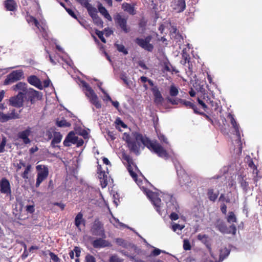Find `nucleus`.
I'll list each match as a JSON object with an SVG mask.
<instances>
[{"label": "nucleus", "mask_w": 262, "mask_h": 262, "mask_svg": "<svg viewBox=\"0 0 262 262\" xmlns=\"http://www.w3.org/2000/svg\"><path fill=\"white\" fill-rule=\"evenodd\" d=\"M125 159L128 162L127 169L130 175L151 202L157 211L160 212L161 198H162L167 204L169 209L172 211L169 216L170 219L172 221L177 220L179 219L178 213L180 212V208L175 199L171 195L167 193L161 191L160 192H152L148 190L147 188V186L149 185L148 182L146 180H142L141 178L138 177L137 173L139 172V170L137 166L132 162L128 157H126Z\"/></svg>", "instance_id": "obj_1"}, {"label": "nucleus", "mask_w": 262, "mask_h": 262, "mask_svg": "<svg viewBox=\"0 0 262 262\" xmlns=\"http://www.w3.org/2000/svg\"><path fill=\"white\" fill-rule=\"evenodd\" d=\"M122 139L127 143L130 149L136 154H139L138 147L142 144L161 158L167 159L169 157L168 153L159 143L150 141L137 132L132 133L131 135L124 133Z\"/></svg>", "instance_id": "obj_2"}, {"label": "nucleus", "mask_w": 262, "mask_h": 262, "mask_svg": "<svg viewBox=\"0 0 262 262\" xmlns=\"http://www.w3.org/2000/svg\"><path fill=\"white\" fill-rule=\"evenodd\" d=\"M79 85L82 88L85 96L89 100V101L94 105L97 108L101 107V104L98 100L97 95L92 88L84 81H80Z\"/></svg>", "instance_id": "obj_3"}, {"label": "nucleus", "mask_w": 262, "mask_h": 262, "mask_svg": "<svg viewBox=\"0 0 262 262\" xmlns=\"http://www.w3.org/2000/svg\"><path fill=\"white\" fill-rule=\"evenodd\" d=\"M26 19L27 21L30 25H34L39 29L40 32L42 33V37L45 39H48V27L45 20H40V23H39L36 18L32 16H27Z\"/></svg>", "instance_id": "obj_4"}, {"label": "nucleus", "mask_w": 262, "mask_h": 262, "mask_svg": "<svg viewBox=\"0 0 262 262\" xmlns=\"http://www.w3.org/2000/svg\"><path fill=\"white\" fill-rule=\"evenodd\" d=\"M176 168L180 186L184 189L188 188V185L190 182L189 176L185 172L181 166L176 165Z\"/></svg>", "instance_id": "obj_5"}, {"label": "nucleus", "mask_w": 262, "mask_h": 262, "mask_svg": "<svg viewBox=\"0 0 262 262\" xmlns=\"http://www.w3.org/2000/svg\"><path fill=\"white\" fill-rule=\"evenodd\" d=\"M227 118L229 120L230 123L231 124L234 130L235 134L237 138V144L238 146V151H237V154H240L242 152V149L240 141V133L239 124L237 123L233 115L229 113L227 116Z\"/></svg>", "instance_id": "obj_6"}, {"label": "nucleus", "mask_w": 262, "mask_h": 262, "mask_svg": "<svg viewBox=\"0 0 262 262\" xmlns=\"http://www.w3.org/2000/svg\"><path fill=\"white\" fill-rule=\"evenodd\" d=\"M36 168L38 171L36 182V186L37 187L48 177L49 170L46 166L42 165L36 166Z\"/></svg>", "instance_id": "obj_7"}, {"label": "nucleus", "mask_w": 262, "mask_h": 262, "mask_svg": "<svg viewBox=\"0 0 262 262\" xmlns=\"http://www.w3.org/2000/svg\"><path fill=\"white\" fill-rule=\"evenodd\" d=\"M83 143V140L82 139H79L74 132H70L63 141L65 146H70L72 144H76L77 146H81Z\"/></svg>", "instance_id": "obj_8"}, {"label": "nucleus", "mask_w": 262, "mask_h": 262, "mask_svg": "<svg viewBox=\"0 0 262 262\" xmlns=\"http://www.w3.org/2000/svg\"><path fill=\"white\" fill-rule=\"evenodd\" d=\"M46 136L47 137L48 140L53 138L51 143V146L53 148L58 147L57 144L60 143L62 138V136L59 132H54L53 129L48 130L46 134Z\"/></svg>", "instance_id": "obj_9"}, {"label": "nucleus", "mask_w": 262, "mask_h": 262, "mask_svg": "<svg viewBox=\"0 0 262 262\" xmlns=\"http://www.w3.org/2000/svg\"><path fill=\"white\" fill-rule=\"evenodd\" d=\"M24 78V73L21 70L14 71L7 76V78L4 81V84H9Z\"/></svg>", "instance_id": "obj_10"}, {"label": "nucleus", "mask_w": 262, "mask_h": 262, "mask_svg": "<svg viewBox=\"0 0 262 262\" xmlns=\"http://www.w3.org/2000/svg\"><path fill=\"white\" fill-rule=\"evenodd\" d=\"M151 40V36H148L145 38H137L136 39V42L142 48L149 52L152 51L154 46L150 43Z\"/></svg>", "instance_id": "obj_11"}, {"label": "nucleus", "mask_w": 262, "mask_h": 262, "mask_svg": "<svg viewBox=\"0 0 262 262\" xmlns=\"http://www.w3.org/2000/svg\"><path fill=\"white\" fill-rule=\"evenodd\" d=\"M114 19L124 32H129L130 28L127 25V18H125V17L122 16L121 14L118 13L115 15Z\"/></svg>", "instance_id": "obj_12"}, {"label": "nucleus", "mask_w": 262, "mask_h": 262, "mask_svg": "<svg viewBox=\"0 0 262 262\" xmlns=\"http://www.w3.org/2000/svg\"><path fill=\"white\" fill-rule=\"evenodd\" d=\"M24 102V95L21 92H18L16 96L11 97L9 99L10 105L16 107H20L23 106Z\"/></svg>", "instance_id": "obj_13"}, {"label": "nucleus", "mask_w": 262, "mask_h": 262, "mask_svg": "<svg viewBox=\"0 0 262 262\" xmlns=\"http://www.w3.org/2000/svg\"><path fill=\"white\" fill-rule=\"evenodd\" d=\"M197 237H198V240L201 241L202 243H203L206 246L207 248H208V249L210 252V254L211 257L214 260H210V261H206L205 262H217L216 255L213 253V252L212 251V249H211L210 246L209 245L208 236L207 235H206V234H199L198 235Z\"/></svg>", "instance_id": "obj_14"}, {"label": "nucleus", "mask_w": 262, "mask_h": 262, "mask_svg": "<svg viewBox=\"0 0 262 262\" xmlns=\"http://www.w3.org/2000/svg\"><path fill=\"white\" fill-rule=\"evenodd\" d=\"M0 191L2 193L10 195L11 194V185L9 181L5 178L0 181Z\"/></svg>", "instance_id": "obj_15"}, {"label": "nucleus", "mask_w": 262, "mask_h": 262, "mask_svg": "<svg viewBox=\"0 0 262 262\" xmlns=\"http://www.w3.org/2000/svg\"><path fill=\"white\" fill-rule=\"evenodd\" d=\"M98 177L100 179V182L102 188H105L107 185V172H106L105 170H102L101 165L98 166Z\"/></svg>", "instance_id": "obj_16"}, {"label": "nucleus", "mask_w": 262, "mask_h": 262, "mask_svg": "<svg viewBox=\"0 0 262 262\" xmlns=\"http://www.w3.org/2000/svg\"><path fill=\"white\" fill-rule=\"evenodd\" d=\"M1 121L5 122L10 120L19 118V114L15 112V110H13L11 112L8 114L1 113Z\"/></svg>", "instance_id": "obj_17"}, {"label": "nucleus", "mask_w": 262, "mask_h": 262, "mask_svg": "<svg viewBox=\"0 0 262 262\" xmlns=\"http://www.w3.org/2000/svg\"><path fill=\"white\" fill-rule=\"evenodd\" d=\"M31 133V128L29 127L25 130L19 132L18 137L21 139L25 144H29L30 143L31 141L28 137L30 135Z\"/></svg>", "instance_id": "obj_18"}, {"label": "nucleus", "mask_w": 262, "mask_h": 262, "mask_svg": "<svg viewBox=\"0 0 262 262\" xmlns=\"http://www.w3.org/2000/svg\"><path fill=\"white\" fill-rule=\"evenodd\" d=\"M219 230L223 233L232 234L235 235L236 232V228L235 225H231L229 228H227L224 224L218 225Z\"/></svg>", "instance_id": "obj_19"}, {"label": "nucleus", "mask_w": 262, "mask_h": 262, "mask_svg": "<svg viewBox=\"0 0 262 262\" xmlns=\"http://www.w3.org/2000/svg\"><path fill=\"white\" fill-rule=\"evenodd\" d=\"M29 99L32 103H34L35 101L41 99L42 94L39 92L34 90L32 89H30L28 93Z\"/></svg>", "instance_id": "obj_20"}, {"label": "nucleus", "mask_w": 262, "mask_h": 262, "mask_svg": "<svg viewBox=\"0 0 262 262\" xmlns=\"http://www.w3.org/2000/svg\"><path fill=\"white\" fill-rule=\"evenodd\" d=\"M171 6L177 12H181L185 9L186 5L185 1L174 0Z\"/></svg>", "instance_id": "obj_21"}, {"label": "nucleus", "mask_w": 262, "mask_h": 262, "mask_svg": "<svg viewBox=\"0 0 262 262\" xmlns=\"http://www.w3.org/2000/svg\"><path fill=\"white\" fill-rule=\"evenodd\" d=\"M11 89L15 92L18 91L19 92H22L23 95L24 96L27 93L28 91L27 84L21 82H19L16 84L13 85Z\"/></svg>", "instance_id": "obj_22"}, {"label": "nucleus", "mask_w": 262, "mask_h": 262, "mask_svg": "<svg viewBox=\"0 0 262 262\" xmlns=\"http://www.w3.org/2000/svg\"><path fill=\"white\" fill-rule=\"evenodd\" d=\"M94 247L101 248L111 246V244L107 241L102 238H98L93 242Z\"/></svg>", "instance_id": "obj_23"}, {"label": "nucleus", "mask_w": 262, "mask_h": 262, "mask_svg": "<svg viewBox=\"0 0 262 262\" xmlns=\"http://www.w3.org/2000/svg\"><path fill=\"white\" fill-rule=\"evenodd\" d=\"M151 91L152 92L153 95L155 97V102L157 104H160L163 100V98L159 91V89L157 86H154L151 89Z\"/></svg>", "instance_id": "obj_24"}, {"label": "nucleus", "mask_w": 262, "mask_h": 262, "mask_svg": "<svg viewBox=\"0 0 262 262\" xmlns=\"http://www.w3.org/2000/svg\"><path fill=\"white\" fill-rule=\"evenodd\" d=\"M28 81L30 84L33 85L39 89H42V85L40 80L35 76L32 75V76H29L28 78Z\"/></svg>", "instance_id": "obj_25"}, {"label": "nucleus", "mask_w": 262, "mask_h": 262, "mask_svg": "<svg viewBox=\"0 0 262 262\" xmlns=\"http://www.w3.org/2000/svg\"><path fill=\"white\" fill-rule=\"evenodd\" d=\"M99 12L108 20L112 21V18L108 13L107 10L104 7L102 4H99L98 6Z\"/></svg>", "instance_id": "obj_26"}, {"label": "nucleus", "mask_w": 262, "mask_h": 262, "mask_svg": "<svg viewBox=\"0 0 262 262\" xmlns=\"http://www.w3.org/2000/svg\"><path fill=\"white\" fill-rule=\"evenodd\" d=\"M185 225L172 223L171 224V229L173 232H176L178 234H180L181 231L184 228Z\"/></svg>", "instance_id": "obj_27"}, {"label": "nucleus", "mask_w": 262, "mask_h": 262, "mask_svg": "<svg viewBox=\"0 0 262 262\" xmlns=\"http://www.w3.org/2000/svg\"><path fill=\"white\" fill-rule=\"evenodd\" d=\"M5 7L9 11H14L16 8V4L13 0H7L5 2Z\"/></svg>", "instance_id": "obj_28"}, {"label": "nucleus", "mask_w": 262, "mask_h": 262, "mask_svg": "<svg viewBox=\"0 0 262 262\" xmlns=\"http://www.w3.org/2000/svg\"><path fill=\"white\" fill-rule=\"evenodd\" d=\"M75 224L76 226L78 228L79 230H81L80 226L82 224H84V220L83 219V215L81 213H78L76 215L75 219Z\"/></svg>", "instance_id": "obj_29"}, {"label": "nucleus", "mask_w": 262, "mask_h": 262, "mask_svg": "<svg viewBox=\"0 0 262 262\" xmlns=\"http://www.w3.org/2000/svg\"><path fill=\"white\" fill-rule=\"evenodd\" d=\"M122 9L125 11L129 13L130 14H134V8L133 6L128 3H123L122 5Z\"/></svg>", "instance_id": "obj_30"}, {"label": "nucleus", "mask_w": 262, "mask_h": 262, "mask_svg": "<svg viewBox=\"0 0 262 262\" xmlns=\"http://www.w3.org/2000/svg\"><path fill=\"white\" fill-rule=\"evenodd\" d=\"M191 84L193 85L194 89H195L198 92L204 93L205 90L203 84H201L198 81L195 82H194L193 81H192Z\"/></svg>", "instance_id": "obj_31"}, {"label": "nucleus", "mask_w": 262, "mask_h": 262, "mask_svg": "<svg viewBox=\"0 0 262 262\" xmlns=\"http://www.w3.org/2000/svg\"><path fill=\"white\" fill-rule=\"evenodd\" d=\"M110 222L112 224H113V225L114 226H115L116 227L118 228H121L122 227H126V226L125 225L120 222L118 220V219H117L113 216L111 219H110Z\"/></svg>", "instance_id": "obj_32"}, {"label": "nucleus", "mask_w": 262, "mask_h": 262, "mask_svg": "<svg viewBox=\"0 0 262 262\" xmlns=\"http://www.w3.org/2000/svg\"><path fill=\"white\" fill-rule=\"evenodd\" d=\"M86 9L89 14L92 18L98 15L97 9L95 7H93L92 5H88Z\"/></svg>", "instance_id": "obj_33"}, {"label": "nucleus", "mask_w": 262, "mask_h": 262, "mask_svg": "<svg viewBox=\"0 0 262 262\" xmlns=\"http://www.w3.org/2000/svg\"><path fill=\"white\" fill-rule=\"evenodd\" d=\"M218 195L219 192L217 191L214 192L213 189H209L208 192V195L210 200L214 201L216 199Z\"/></svg>", "instance_id": "obj_34"}, {"label": "nucleus", "mask_w": 262, "mask_h": 262, "mask_svg": "<svg viewBox=\"0 0 262 262\" xmlns=\"http://www.w3.org/2000/svg\"><path fill=\"white\" fill-rule=\"evenodd\" d=\"M115 124L116 128L120 131H121V127L127 128V125L119 118L116 119Z\"/></svg>", "instance_id": "obj_35"}, {"label": "nucleus", "mask_w": 262, "mask_h": 262, "mask_svg": "<svg viewBox=\"0 0 262 262\" xmlns=\"http://www.w3.org/2000/svg\"><path fill=\"white\" fill-rule=\"evenodd\" d=\"M56 125L60 127H69L71 125L69 122L66 121L64 119L59 120V119L56 120Z\"/></svg>", "instance_id": "obj_36"}, {"label": "nucleus", "mask_w": 262, "mask_h": 262, "mask_svg": "<svg viewBox=\"0 0 262 262\" xmlns=\"http://www.w3.org/2000/svg\"><path fill=\"white\" fill-rule=\"evenodd\" d=\"M229 254V251L227 248H224L221 250V253L220 255V261L223 260L224 258H225Z\"/></svg>", "instance_id": "obj_37"}, {"label": "nucleus", "mask_w": 262, "mask_h": 262, "mask_svg": "<svg viewBox=\"0 0 262 262\" xmlns=\"http://www.w3.org/2000/svg\"><path fill=\"white\" fill-rule=\"evenodd\" d=\"M253 175L255 181H258L262 177V173L260 172L257 170V168H255L253 170Z\"/></svg>", "instance_id": "obj_38"}, {"label": "nucleus", "mask_w": 262, "mask_h": 262, "mask_svg": "<svg viewBox=\"0 0 262 262\" xmlns=\"http://www.w3.org/2000/svg\"><path fill=\"white\" fill-rule=\"evenodd\" d=\"M101 84L102 83H100L99 84H98V86L99 87L101 92L105 95V96L103 98V100L105 101H112V100L108 94L104 91V89L101 88Z\"/></svg>", "instance_id": "obj_39"}, {"label": "nucleus", "mask_w": 262, "mask_h": 262, "mask_svg": "<svg viewBox=\"0 0 262 262\" xmlns=\"http://www.w3.org/2000/svg\"><path fill=\"white\" fill-rule=\"evenodd\" d=\"M93 20L94 23L97 26L103 27V22L102 20L101 19L100 17H99L98 15L95 16V17L93 18Z\"/></svg>", "instance_id": "obj_40"}, {"label": "nucleus", "mask_w": 262, "mask_h": 262, "mask_svg": "<svg viewBox=\"0 0 262 262\" xmlns=\"http://www.w3.org/2000/svg\"><path fill=\"white\" fill-rule=\"evenodd\" d=\"M227 221L229 223H234L236 222V218L233 212H230L227 217Z\"/></svg>", "instance_id": "obj_41"}, {"label": "nucleus", "mask_w": 262, "mask_h": 262, "mask_svg": "<svg viewBox=\"0 0 262 262\" xmlns=\"http://www.w3.org/2000/svg\"><path fill=\"white\" fill-rule=\"evenodd\" d=\"M159 60L161 61L160 64V66H168L169 63V61L167 58L164 55H161L159 57Z\"/></svg>", "instance_id": "obj_42"}, {"label": "nucleus", "mask_w": 262, "mask_h": 262, "mask_svg": "<svg viewBox=\"0 0 262 262\" xmlns=\"http://www.w3.org/2000/svg\"><path fill=\"white\" fill-rule=\"evenodd\" d=\"M31 168V165H28L24 171V172L22 173L21 176L25 179H28V173L30 171Z\"/></svg>", "instance_id": "obj_43"}, {"label": "nucleus", "mask_w": 262, "mask_h": 262, "mask_svg": "<svg viewBox=\"0 0 262 262\" xmlns=\"http://www.w3.org/2000/svg\"><path fill=\"white\" fill-rule=\"evenodd\" d=\"M7 143V138L5 137H3L2 141L0 143V153L3 152L5 151V147Z\"/></svg>", "instance_id": "obj_44"}, {"label": "nucleus", "mask_w": 262, "mask_h": 262, "mask_svg": "<svg viewBox=\"0 0 262 262\" xmlns=\"http://www.w3.org/2000/svg\"><path fill=\"white\" fill-rule=\"evenodd\" d=\"M117 49L120 52H122L124 54H127V51L122 45L115 44Z\"/></svg>", "instance_id": "obj_45"}, {"label": "nucleus", "mask_w": 262, "mask_h": 262, "mask_svg": "<svg viewBox=\"0 0 262 262\" xmlns=\"http://www.w3.org/2000/svg\"><path fill=\"white\" fill-rule=\"evenodd\" d=\"M152 247L154 248V249L151 252V253L150 254V256H158V255H160L161 253H165V251H162L159 249L155 248L154 247Z\"/></svg>", "instance_id": "obj_46"}, {"label": "nucleus", "mask_w": 262, "mask_h": 262, "mask_svg": "<svg viewBox=\"0 0 262 262\" xmlns=\"http://www.w3.org/2000/svg\"><path fill=\"white\" fill-rule=\"evenodd\" d=\"M178 90L174 85H172L170 89V94L172 96H176L178 94Z\"/></svg>", "instance_id": "obj_47"}, {"label": "nucleus", "mask_w": 262, "mask_h": 262, "mask_svg": "<svg viewBox=\"0 0 262 262\" xmlns=\"http://www.w3.org/2000/svg\"><path fill=\"white\" fill-rule=\"evenodd\" d=\"M157 135L159 139L160 140L161 142H163V143H165L166 144H168V142L167 141V138L165 137L164 135L160 133L157 132Z\"/></svg>", "instance_id": "obj_48"}, {"label": "nucleus", "mask_w": 262, "mask_h": 262, "mask_svg": "<svg viewBox=\"0 0 262 262\" xmlns=\"http://www.w3.org/2000/svg\"><path fill=\"white\" fill-rule=\"evenodd\" d=\"M182 57L184 59V61L183 60H181V64H186L188 63L189 65V58L188 55L184 52L182 55Z\"/></svg>", "instance_id": "obj_49"}, {"label": "nucleus", "mask_w": 262, "mask_h": 262, "mask_svg": "<svg viewBox=\"0 0 262 262\" xmlns=\"http://www.w3.org/2000/svg\"><path fill=\"white\" fill-rule=\"evenodd\" d=\"M183 248L185 250H189L191 249L190 244L188 239H185L183 241Z\"/></svg>", "instance_id": "obj_50"}, {"label": "nucleus", "mask_w": 262, "mask_h": 262, "mask_svg": "<svg viewBox=\"0 0 262 262\" xmlns=\"http://www.w3.org/2000/svg\"><path fill=\"white\" fill-rule=\"evenodd\" d=\"M61 60L63 61L61 63L62 65L72 66L73 64L72 60L69 58H67L66 59L62 58Z\"/></svg>", "instance_id": "obj_51"}, {"label": "nucleus", "mask_w": 262, "mask_h": 262, "mask_svg": "<svg viewBox=\"0 0 262 262\" xmlns=\"http://www.w3.org/2000/svg\"><path fill=\"white\" fill-rule=\"evenodd\" d=\"M74 252H75V256L77 257V258L75 259V261L76 262H79V259L78 258V257L80 255V253H81L80 250V249L78 247H76L74 248Z\"/></svg>", "instance_id": "obj_52"}, {"label": "nucleus", "mask_w": 262, "mask_h": 262, "mask_svg": "<svg viewBox=\"0 0 262 262\" xmlns=\"http://www.w3.org/2000/svg\"><path fill=\"white\" fill-rule=\"evenodd\" d=\"M96 33L103 42H106V40L103 37V33L102 31L96 30Z\"/></svg>", "instance_id": "obj_53"}, {"label": "nucleus", "mask_w": 262, "mask_h": 262, "mask_svg": "<svg viewBox=\"0 0 262 262\" xmlns=\"http://www.w3.org/2000/svg\"><path fill=\"white\" fill-rule=\"evenodd\" d=\"M122 259L119 258L116 255H113L110 257V262H122Z\"/></svg>", "instance_id": "obj_54"}, {"label": "nucleus", "mask_w": 262, "mask_h": 262, "mask_svg": "<svg viewBox=\"0 0 262 262\" xmlns=\"http://www.w3.org/2000/svg\"><path fill=\"white\" fill-rule=\"evenodd\" d=\"M184 104L186 106H188V107H190L192 108L193 109L194 111L195 112H196V110H195V106L190 101H185L184 102Z\"/></svg>", "instance_id": "obj_55"}, {"label": "nucleus", "mask_w": 262, "mask_h": 262, "mask_svg": "<svg viewBox=\"0 0 262 262\" xmlns=\"http://www.w3.org/2000/svg\"><path fill=\"white\" fill-rule=\"evenodd\" d=\"M85 261L86 262H96L94 257L91 255H87L85 256Z\"/></svg>", "instance_id": "obj_56"}, {"label": "nucleus", "mask_w": 262, "mask_h": 262, "mask_svg": "<svg viewBox=\"0 0 262 262\" xmlns=\"http://www.w3.org/2000/svg\"><path fill=\"white\" fill-rule=\"evenodd\" d=\"M50 256L51 257V259L54 261V262H58L59 261V258L57 257L56 255H55L54 253L52 252L50 253Z\"/></svg>", "instance_id": "obj_57"}, {"label": "nucleus", "mask_w": 262, "mask_h": 262, "mask_svg": "<svg viewBox=\"0 0 262 262\" xmlns=\"http://www.w3.org/2000/svg\"><path fill=\"white\" fill-rule=\"evenodd\" d=\"M78 1L82 6L88 8V5H91L87 0H77Z\"/></svg>", "instance_id": "obj_58"}, {"label": "nucleus", "mask_w": 262, "mask_h": 262, "mask_svg": "<svg viewBox=\"0 0 262 262\" xmlns=\"http://www.w3.org/2000/svg\"><path fill=\"white\" fill-rule=\"evenodd\" d=\"M242 181L241 182V186L243 188V189L244 190H247V187L248 186V183L247 182H246L244 179L243 178L242 179Z\"/></svg>", "instance_id": "obj_59"}, {"label": "nucleus", "mask_w": 262, "mask_h": 262, "mask_svg": "<svg viewBox=\"0 0 262 262\" xmlns=\"http://www.w3.org/2000/svg\"><path fill=\"white\" fill-rule=\"evenodd\" d=\"M34 206L33 205H27L26 206V211L30 213H33L34 211Z\"/></svg>", "instance_id": "obj_60"}, {"label": "nucleus", "mask_w": 262, "mask_h": 262, "mask_svg": "<svg viewBox=\"0 0 262 262\" xmlns=\"http://www.w3.org/2000/svg\"><path fill=\"white\" fill-rule=\"evenodd\" d=\"M116 242L117 244L120 246H122L123 247L126 246V244H125L124 241L121 238H117L116 239Z\"/></svg>", "instance_id": "obj_61"}, {"label": "nucleus", "mask_w": 262, "mask_h": 262, "mask_svg": "<svg viewBox=\"0 0 262 262\" xmlns=\"http://www.w3.org/2000/svg\"><path fill=\"white\" fill-rule=\"evenodd\" d=\"M207 103L210 104V105L214 107L215 109L217 107V103L213 102L212 100H210V99L207 98V100H206Z\"/></svg>", "instance_id": "obj_62"}, {"label": "nucleus", "mask_w": 262, "mask_h": 262, "mask_svg": "<svg viewBox=\"0 0 262 262\" xmlns=\"http://www.w3.org/2000/svg\"><path fill=\"white\" fill-rule=\"evenodd\" d=\"M170 32L171 33V35H172V36L175 35L176 36L178 35L180 37L179 34L178 33H177V29L176 27L174 26L171 27V30L170 31Z\"/></svg>", "instance_id": "obj_63"}, {"label": "nucleus", "mask_w": 262, "mask_h": 262, "mask_svg": "<svg viewBox=\"0 0 262 262\" xmlns=\"http://www.w3.org/2000/svg\"><path fill=\"white\" fill-rule=\"evenodd\" d=\"M198 103L202 106L204 110H206L207 108V105L205 103V102L201 100L199 98H198Z\"/></svg>", "instance_id": "obj_64"}]
</instances>
